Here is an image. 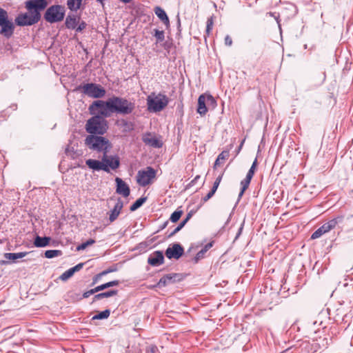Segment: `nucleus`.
<instances>
[{"mask_svg": "<svg viewBox=\"0 0 353 353\" xmlns=\"http://www.w3.org/2000/svg\"><path fill=\"white\" fill-rule=\"evenodd\" d=\"M168 98L165 94H159L154 97L148 96L147 98L148 110L152 112H160L168 105Z\"/></svg>", "mask_w": 353, "mask_h": 353, "instance_id": "8", "label": "nucleus"}, {"mask_svg": "<svg viewBox=\"0 0 353 353\" xmlns=\"http://www.w3.org/2000/svg\"><path fill=\"white\" fill-rule=\"evenodd\" d=\"M146 353H159V350L157 346L154 345H150L147 347Z\"/></svg>", "mask_w": 353, "mask_h": 353, "instance_id": "44", "label": "nucleus"}, {"mask_svg": "<svg viewBox=\"0 0 353 353\" xmlns=\"http://www.w3.org/2000/svg\"><path fill=\"white\" fill-rule=\"evenodd\" d=\"M225 44L228 46L232 44V39L229 35H226L225 37Z\"/></svg>", "mask_w": 353, "mask_h": 353, "instance_id": "53", "label": "nucleus"}, {"mask_svg": "<svg viewBox=\"0 0 353 353\" xmlns=\"http://www.w3.org/2000/svg\"><path fill=\"white\" fill-rule=\"evenodd\" d=\"M115 182L117 186L116 192L124 197L128 196L130 194V189L128 185L119 177L115 179Z\"/></svg>", "mask_w": 353, "mask_h": 353, "instance_id": "13", "label": "nucleus"}, {"mask_svg": "<svg viewBox=\"0 0 353 353\" xmlns=\"http://www.w3.org/2000/svg\"><path fill=\"white\" fill-rule=\"evenodd\" d=\"M325 234L323 229L320 227L318 228L311 236L312 239H316L321 237L323 234Z\"/></svg>", "mask_w": 353, "mask_h": 353, "instance_id": "42", "label": "nucleus"}, {"mask_svg": "<svg viewBox=\"0 0 353 353\" xmlns=\"http://www.w3.org/2000/svg\"><path fill=\"white\" fill-rule=\"evenodd\" d=\"M200 178V176L197 175L194 177V179L190 182V185L194 184V183Z\"/></svg>", "mask_w": 353, "mask_h": 353, "instance_id": "57", "label": "nucleus"}, {"mask_svg": "<svg viewBox=\"0 0 353 353\" xmlns=\"http://www.w3.org/2000/svg\"><path fill=\"white\" fill-rule=\"evenodd\" d=\"M148 263L153 267H157L164 263V256L162 251L152 252L148 258Z\"/></svg>", "mask_w": 353, "mask_h": 353, "instance_id": "12", "label": "nucleus"}, {"mask_svg": "<svg viewBox=\"0 0 353 353\" xmlns=\"http://www.w3.org/2000/svg\"><path fill=\"white\" fill-rule=\"evenodd\" d=\"M183 228L179 224V225L177 227H176L174 230L170 232L169 234H168V237L170 238L172 236H173L174 235H175L177 232H179Z\"/></svg>", "mask_w": 353, "mask_h": 353, "instance_id": "48", "label": "nucleus"}, {"mask_svg": "<svg viewBox=\"0 0 353 353\" xmlns=\"http://www.w3.org/2000/svg\"><path fill=\"white\" fill-rule=\"evenodd\" d=\"M83 265H84L83 263H78L77 265H76L75 266L71 268L70 269L72 270V273L74 274L76 272H78L80 270H81L83 268Z\"/></svg>", "mask_w": 353, "mask_h": 353, "instance_id": "47", "label": "nucleus"}, {"mask_svg": "<svg viewBox=\"0 0 353 353\" xmlns=\"http://www.w3.org/2000/svg\"><path fill=\"white\" fill-rule=\"evenodd\" d=\"M8 263H10V261L7 260H0V265H7Z\"/></svg>", "mask_w": 353, "mask_h": 353, "instance_id": "56", "label": "nucleus"}, {"mask_svg": "<svg viewBox=\"0 0 353 353\" xmlns=\"http://www.w3.org/2000/svg\"><path fill=\"white\" fill-rule=\"evenodd\" d=\"M109 99V107L111 114L115 113L121 115H128L132 114L135 109V103L125 97L113 95Z\"/></svg>", "mask_w": 353, "mask_h": 353, "instance_id": "2", "label": "nucleus"}, {"mask_svg": "<svg viewBox=\"0 0 353 353\" xmlns=\"http://www.w3.org/2000/svg\"><path fill=\"white\" fill-rule=\"evenodd\" d=\"M252 179L245 176V178L241 182V188H243V191H245L248 188Z\"/></svg>", "mask_w": 353, "mask_h": 353, "instance_id": "41", "label": "nucleus"}, {"mask_svg": "<svg viewBox=\"0 0 353 353\" xmlns=\"http://www.w3.org/2000/svg\"><path fill=\"white\" fill-rule=\"evenodd\" d=\"M168 224V221H165V222H164V223H163L160 226V230H163V229H165V228L167 227Z\"/></svg>", "mask_w": 353, "mask_h": 353, "instance_id": "55", "label": "nucleus"}, {"mask_svg": "<svg viewBox=\"0 0 353 353\" xmlns=\"http://www.w3.org/2000/svg\"><path fill=\"white\" fill-rule=\"evenodd\" d=\"M180 274L176 273H171L161 277L157 284V287L161 288L167 285L174 283L176 280H180Z\"/></svg>", "mask_w": 353, "mask_h": 353, "instance_id": "14", "label": "nucleus"}, {"mask_svg": "<svg viewBox=\"0 0 353 353\" xmlns=\"http://www.w3.org/2000/svg\"><path fill=\"white\" fill-rule=\"evenodd\" d=\"M110 105V99L106 101L97 100L92 103L88 110L92 115H100L102 117H109L111 115Z\"/></svg>", "mask_w": 353, "mask_h": 353, "instance_id": "7", "label": "nucleus"}, {"mask_svg": "<svg viewBox=\"0 0 353 353\" xmlns=\"http://www.w3.org/2000/svg\"><path fill=\"white\" fill-rule=\"evenodd\" d=\"M223 176V173H221L216 177V180L214 181V182L213 183L214 185H215V186L219 187V185L222 180Z\"/></svg>", "mask_w": 353, "mask_h": 353, "instance_id": "52", "label": "nucleus"}, {"mask_svg": "<svg viewBox=\"0 0 353 353\" xmlns=\"http://www.w3.org/2000/svg\"><path fill=\"white\" fill-rule=\"evenodd\" d=\"M86 165L94 171L103 170L106 172H109L110 170L104 165L103 161H100L97 159H89L85 161Z\"/></svg>", "mask_w": 353, "mask_h": 353, "instance_id": "16", "label": "nucleus"}, {"mask_svg": "<svg viewBox=\"0 0 353 353\" xmlns=\"http://www.w3.org/2000/svg\"><path fill=\"white\" fill-rule=\"evenodd\" d=\"M51 238L49 236L41 237L37 235L34 240V245L37 248H44L49 245Z\"/></svg>", "mask_w": 353, "mask_h": 353, "instance_id": "23", "label": "nucleus"}, {"mask_svg": "<svg viewBox=\"0 0 353 353\" xmlns=\"http://www.w3.org/2000/svg\"><path fill=\"white\" fill-rule=\"evenodd\" d=\"M257 164H258L257 159L256 158L254 159V162L252 163L250 170H248L246 176H248L250 179H252L253 176L254 174L255 170L256 169Z\"/></svg>", "mask_w": 353, "mask_h": 353, "instance_id": "35", "label": "nucleus"}, {"mask_svg": "<svg viewBox=\"0 0 353 353\" xmlns=\"http://www.w3.org/2000/svg\"><path fill=\"white\" fill-rule=\"evenodd\" d=\"M110 310L108 309H106L103 311L99 312L97 314L93 316L92 318V320L105 319L110 316Z\"/></svg>", "mask_w": 353, "mask_h": 353, "instance_id": "31", "label": "nucleus"}, {"mask_svg": "<svg viewBox=\"0 0 353 353\" xmlns=\"http://www.w3.org/2000/svg\"><path fill=\"white\" fill-rule=\"evenodd\" d=\"M102 161L104 162V165L109 169L116 170L120 165V159L117 156L108 157L107 153H105L103 156Z\"/></svg>", "mask_w": 353, "mask_h": 353, "instance_id": "15", "label": "nucleus"}, {"mask_svg": "<svg viewBox=\"0 0 353 353\" xmlns=\"http://www.w3.org/2000/svg\"><path fill=\"white\" fill-rule=\"evenodd\" d=\"M244 192H245V191H243V188H241V191L239 194V196H238V200H239L241 198V196L243 195Z\"/></svg>", "mask_w": 353, "mask_h": 353, "instance_id": "59", "label": "nucleus"}, {"mask_svg": "<svg viewBox=\"0 0 353 353\" xmlns=\"http://www.w3.org/2000/svg\"><path fill=\"white\" fill-rule=\"evenodd\" d=\"M154 37L156 38L157 43H161L165 39V33L163 30H159L158 29H155Z\"/></svg>", "mask_w": 353, "mask_h": 353, "instance_id": "34", "label": "nucleus"}, {"mask_svg": "<svg viewBox=\"0 0 353 353\" xmlns=\"http://www.w3.org/2000/svg\"><path fill=\"white\" fill-rule=\"evenodd\" d=\"M97 1L98 2H99V3H103V1L104 0H97Z\"/></svg>", "mask_w": 353, "mask_h": 353, "instance_id": "62", "label": "nucleus"}, {"mask_svg": "<svg viewBox=\"0 0 353 353\" xmlns=\"http://www.w3.org/2000/svg\"><path fill=\"white\" fill-rule=\"evenodd\" d=\"M206 103L209 106H212V108H214L216 106V101L212 95H208L205 97Z\"/></svg>", "mask_w": 353, "mask_h": 353, "instance_id": "38", "label": "nucleus"}, {"mask_svg": "<svg viewBox=\"0 0 353 353\" xmlns=\"http://www.w3.org/2000/svg\"><path fill=\"white\" fill-rule=\"evenodd\" d=\"M121 125L123 127H126L129 130L132 129L133 124L127 120L121 119Z\"/></svg>", "mask_w": 353, "mask_h": 353, "instance_id": "46", "label": "nucleus"}, {"mask_svg": "<svg viewBox=\"0 0 353 353\" xmlns=\"http://www.w3.org/2000/svg\"><path fill=\"white\" fill-rule=\"evenodd\" d=\"M146 200H147V197H145V196H142V197L138 199L134 203H133L130 205V210L132 212L137 210V209H139L140 207H141L143 205V203L146 201Z\"/></svg>", "mask_w": 353, "mask_h": 353, "instance_id": "29", "label": "nucleus"}, {"mask_svg": "<svg viewBox=\"0 0 353 353\" xmlns=\"http://www.w3.org/2000/svg\"><path fill=\"white\" fill-rule=\"evenodd\" d=\"M156 176V170L150 167L145 170H139L137 175V181L142 187H145L151 183V181Z\"/></svg>", "mask_w": 353, "mask_h": 353, "instance_id": "10", "label": "nucleus"}, {"mask_svg": "<svg viewBox=\"0 0 353 353\" xmlns=\"http://www.w3.org/2000/svg\"><path fill=\"white\" fill-rule=\"evenodd\" d=\"M14 30V24L9 19L8 12L0 8V34L10 37L13 34Z\"/></svg>", "mask_w": 353, "mask_h": 353, "instance_id": "9", "label": "nucleus"}, {"mask_svg": "<svg viewBox=\"0 0 353 353\" xmlns=\"http://www.w3.org/2000/svg\"><path fill=\"white\" fill-rule=\"evenodd\" d=\"M83 0H67V6L71 11H77L82 4Z\"/></svg>", "mask_w": 353, "mask_h": 353, "instance_id": "27", "label": "nucleus"}, {"mask_svg": "<svg viewBox=\"0 0 353 353\" xmlns=\"http://www.w3.org/2000/svg\"><path fill=\"white\" fill-rule=\"evenodd\" d=\"M85 145L92 150L99 152L107 153L111 148L108 139L97 135H88L85 139Z\"/></svg>", "mask_w": 353, "mask_h": 353, "instance_id": "3", "label": "nucleus"}, {"mask_svg": "<svg viewBox=\"0 0 353 353\" xmlns=\"http://www.w3.org/2000/svg\"><path fill=\"white\" fill-rule=\"evenodd\" d=\"M150 133H147L143 136L142 140L143 143L150 145L156 148H159L162 146V143L156 137H150Z\"/></svg>", "mask_w": 353, "mask_h": 353, "instance_id": "20", "label": "nucleus"}, {"mask_svg": "<svg viewBox=\"0 0 353 353\" xmlns=\"http://www.w3.org/2000/svg\"><path fill=\"white\" fill-rule=\"evenodd\" d=\"M97 292H99V291L97 290V288L95 287L93 289H91V290H90L88 291L85 292L83 294V298H84V299L88 298L90 295L94 294H95Z\"/></svg>", "mask_w": 353, "mask_h": 353, "instance_id": "43", "label": "nucleus"}, {"mask_svg": "<svg viewBox=\"0 0 353 353\" xmlns=\"http://www.w3.org/2000/svg\"><path fill=\"white\" fill-rule=\"evenodd\" d=\"M27 12L19 13L14 19L17 26H31L41 19V12L48 6L47 0H27L24 3Z\"/></svg>", "mask_w": 353, "mask_h": 353, "instance_id": "1", "label": "nucleus"}, {"mask_svg": "<svg viewBox=\"0 0 353 353\" xmlns=\"http://www.w3.org/2000/svg\"><path fill=\"white\" fill-rule=\"evenodd\" d=\"M155 14L163 23L166 28L170 27V20L165 11L159 6H157L154 9Z\"/></svg>", "mask_w": 353, "mask_h": 353, "instance_id": "19", "label": "nucleus"}, {"mask_svg": "<svg viewBox=\"0 0 353 353\" xmlns=\"http://www.w3.org/2000/svg\"><path fill=\"white\" fill-rule=\"evenodd\" d=\"M61 254L62 252L59 250H48L44 253L45 257L48 259H52L54 257L61 256Z\"/></svg>", "mask_w": 353, "mask_h": 353, "instance_id": "32", "label": "nucleus"}, {"mask_svg": "<svg viewBox=\"0 0 353 353\" xmlns=\"http://www.w3.org/2000/svg\"><path fill=\"white\" fill-rule=\"evenodd\" d=\"M123 208V202L121 198L117 199V201L114 205L113 209L110 212L109 221L110 223L114 222L120 214Z\"/></svg>", "mask_w": 353, "mask_h": 353, "instance_id": "17", "label": "nucleus"}, {"mask_svg": "<svg viewBox=\"0 0 353 353\" xmlns=\"http://www.w3.org/2000/svg\"><path fill=\"white\" fill-rule=\"evenodd\" d=\"M229 155H230V152L228 150H224L222 152H221L218 155V157L214 162V168H216L217 166L220 165L222 163L221 161L227 159L229 157Z\"/></svg>", "mask_w": 353, "mask_h": 353, "instance_id": "28", "label": "nucleus"}, {"mask_svg": "<svg viewBox=\"0 0 353 353\" xmlns=\"http://www.w3.org/2000/svg\"><path fill=\"white\" fill-rule=\"evenodd\" d=\"M28 254L27 252H17V253H5L3 256L7 260H12L14 262L19 259H21L24 256H26Z\"/></svg>", "mask_w": 353, "mask_h": 353, "instance_id": "25", "label": "nucleus"}, {"mask_svg": "<svg viewBox=\"0 0 353 353\" xmlns=\"http://www.w3.org/2000/svg\"><path fill=\"white\" fill-rule=\"evenodd\" d=\"M217 188H218V186H215V185L213 184V186H212V188L210 191L212 192V194H214L216 191V190H217Z\"/></svg>", "mask_w": 353, "mask_h": 353, "instance_id": "58", "label": "nucleus"}, {"mask_svg": "<svg viewBox=\"0 0 353 353\" xmlns=\"http://www.w3.org/2000/svg\"><path fill=\"white\" fill-rule=\"evenodd\" d=\"M214 194L211 191H210L204 197H203L202 200L203 202H206L210 198L213 196Z\"/></svg>", "mask_w": 353, "mask_h": 353, "instance_id": "54", "label": "nucleus"}, {"mask_svg": "<svg viewBox=\"0 0 353 353\" xmlns=\"http://www.w3.org/2000/svg\"><path fill=\"white\" fill-rule=\"evenodd\" d=\"M319 346L320 348H326L328 345L327 339L324 338L322 339L321 344L320 343H316Z\"/></svg>", "mask_w": 353, "mask_h": 353, "instance_id": "50", "label": "nucleus"}, {"mask_svg": "<svg viewBox=\"0 0 353 353\" xmlns=\"http://www.w3.org/2000/svg\"><path fill=\"white\" fill-rule=\"evenodd\" d=\"M243 142H244V140L241 142V143L240 144L239 148H238V152L241 150V148H242V145L243 144Z\"/></svg>", "mask_w": 353, "mask_h": 353, "instance_id": "60", "label": "nucleus"}, {"mask_svg": "<svg viewBox=\"0 0 353 353\" xmlns=\"http://www.w3.org/2000/svg\"><path fill=\"white\" fill-rule=\"evenodd\" d=\"M73 273H72V270L70 268L68 269V270H66L65 272H64L60 276H59V279L63 281H67L68 279H69L70 277H72L73 276Z\"/></svg>", "mask_w": 353, "mask_h": 353, "instance_id": "37", "label": "nucleus"}, {"mask_svg": "<svg viewBox=\"0 0 353 353\" xmlns=\"http://www.w3.org/2000/svg\"><path fill=\"white\" fill-rule=\"evenodd\" d=\"M178 26H181V21H180V19L178 17Z\"/></svg>", "mask_w": 353, "mask_h": 353, "instance_id": "61", "label": "nucleus"}, {"mask_svg": "<svg viewBox=\"0 0 353 353\" xmlns=\"http://www.w3.org/2000/svg\"><path fill=\"white\" fill-rule=\"evenodd\" d=\"M184 254L183 246L178 243L170 244L165 252V254L169 259H179Z\"/></svg>", "mask_w": 353, "mask_h": 353, "instance_id": "11", "label": "nucleus"}, {"mask_svg": "<svg viewBox=\"0 0 353 353\" xmlns=\"http://www.w3.org/2000/svg\"><path fill=\"white\" fill-rule=\"evenodd\" d=\"M213 23H214V21H213V17H210V18L208 19L207 20V25H206V34L208 35L210 34L211 30H212V27H213Z\"/></svg>", "mask_w": 353, "mask_h": 353, "instance_id": "39", "label": "nucleus"}, {"mask_svg": "<svg viewBox=\"0 0 353 353\" xmlns=\"http://www.w3.org/2000/svg\"><path fill=\"white\" fill-rule=\"evenodd\" d=\"M108 130L107 121L105 117L95 115L89 119L85 124V130L90 135H103Z\"/></svg>", "mask_w": 353, "mask_h": 353, "instance_id": "4", "label": "nucleus"}, {"mask_svg": "<svg viewBox=\"0 0 353 353\" xmlns=\"http://www.w3.org/2000/svg\"><path fill=\"white\" fill-rule=\"evenodd\" d=\"M105 276L104 274H102V272L95 275L92 279V285L95 284L98 282V281L103 276Z\"/></svg>", "mask_w": 353, "mask_h": 353, "instance_id": "51", "label": "nucleus"}, {"mask_svg": "<svg viewBox=\"0 0 353 353\" xmlns=\"http://www.w3.org/2000/svg\"><path fill=\"white\" fill-rule=\"evenodd\" d=\"M183 212L182 210H180L178 208L176 210H175L174 212H172L170 215V220L172 223L177 222L181 216H182Z\"/></svg>", "mask_w": 353, "mask_h": 353, "instance_id": "33", "label": "nucleus"}, {"mask_svg": "<svg viewBox=\"0 0 353 353\" xmlns=\"http://www.w3.org/2000/svg\"><path fill=\"white\" fill-rule=\"evenodd\" d=\"M343 221V216H338L337 217L330 220L327 223H325L322 226H321V228L323 229L325 233H327L330 232L331 230L334 229L336 226V225L342 223Z\"/></svg>", "mask_w": 353, "mask_h": 353, "instance_id": "18", "label": "nucleus"}, {"mask_svg": "<svg viewBox=\"0 0 353 353\" xmlns=\"http://www.w3.org/2000/svg\"><path fill=\"white\" fill-rule=\"evenodd\" d=\"M65 8L61 5H52L48 7L43 15L44 19L50 23H55L63 20Z\"/></svg>", "mask_w": 353, "mask_h": 353, "instance_id": "5", "label": "nucleus"}, {"mask_svg": "<svg viewBox=\"0 0 353 353\" xmlns=\"http://www.w3.org/2000/svg\"><path fill=\"white\" fill-rule=\"evenodd\" d=\"M118 290H111L107 292H101L97 294H95L92 299V302H95L98 300L104 299V298H108L112 296H114L117 294Z\"/></svg>", "mask_w": 353, "mask_h": 353, "instance_id": "24", "label": "nucleus"}, {"mask_svg": "<svg viewBox=\"0 0 353 353\" xmlns=\"http://www.w3.org/2000/svg\"><path fill=\"white\" fill-rule=\"evenodd\" d=\"M77 90H80L83 94L93 99L102 98L105 95V89L100 84L94 83H88L80 85L77 88Z\"/></svg>", "mask_w": 353, "mask_h": 353, "instance_id": "6", "label": "nucleus"}, {"mask_svg": "<svg viewBox=\"0 0 353 353\" xmlns=\"http://www.w3.org/2000/svg\"><path fill=\"white\" fill-rule=\"evenodd\" d=\"M192 217V212H189L187 216H186V218L183 220L180 223L179 225L183 228L185 226V225L187 223V222L189 221V219Z\"/></svg>", "mask_w": 353, "mask_h": 353, "instance_id": "49", "label": "nucleus"}, {"mask_svg": "<svg viewBox=\"0 0 353 353\" xmlns=\"http://www.w3.org/2000/svg\"><path fill=\"white\" fill-rule=\"evenodd\" d=\"M206 102L205 96L204 94H201L199 97L197 112L201 116L205 115L208 111Z\"/></svg>", "mask_w": 353, "mask_h": 353, "instance_id": "22", "label": "nucleus"}, {"mask_svg": "<svg viewBox=\"0 0 353 353\" xmlns=\"http://www.w3.org/2000/svg\"><path fill=\"white\" fill-rule=\"evenodd\" d=\"M212 247V243H207L194 256V261L195 263H198V261L203 258H204L205 254L208 252L209 249Z\"/></svg>", "mask_w": 353, "mask_h": 353, "instance_id": "26", "label": "nucleus"}, {"mask_svg": "<svg viewBox=\"0 0 353 353\" xmlns=\"http://www.w3.org/2000/svg\"><path fill=\"white\" fill-rule=\"evenodd\" d=\"M94 243H95V241L94 239H90L88 241H86L85 242H83V243H81L80 245H79L77 247V250L79 251V250H85L88 246L94 244Z\"/></svg>", "mask_w": 353, "mask_h": 353, "instance_id": "36", "label": "nucleus"}, {"mask_svg": "<svg viewBox=\"0 0 353 353\" xmlns=\"http://www.w3.org/2000/svg\"><path fill=\"white\" fill-rule=\"evenodd\" d=\"M79 17L74 14H68L65 18V25L68 29L74 30L79 23Z\"/></svg>", "mask_w": 353, "mask_h": 353, "instance_id": "21", "label": "nucleus"}, {"mask_svg": "<svg viewBox=\"0 0 353 353\" xmlns=\"http://www.w3.org/2000/svg\"><path fill=\"white\" fill-rule=\"evenodd\" d=\"M86 26H87L86 23L85 21H82L81 22H80L79 23V26H77V28L74 30H76V31L78 32H81L86 28Z\"/></svg>", "mask_w": 353, "mask_h": 353, "instance_id": "45", "label": "nucleus"}, {"mask_svg": "<svg viewBox=\"0 0 353 353\" xmlns=\"http://www.w3.org/2000/svg\"><path fill=\"white\" fill-rule=\"evenodd\" d=\"M119 284V281L114 280L112 281L107 282L105 283L101 284L100 285L97 286L99 292L104 290L110 287L117 286Z\"/></svg>", "mask_w": 353, "mask_h": 353, "instance_id": "30", "label": "nucleus"}, {"mask_svg": "<svg viewBox=\"0 0 353 353\" xmlns=\"http://www.w3.org/2000/svg\"><path fill=\"white\" fill-rule=\"evenodd\" d=\"M118 270V265L114 264L112 266L109 267L106 270L102 271V274L107 275L110 273L117 272Z\"/></svg>", "mask_w": 353, "mask_h": 353, "instance_id": "40", "label": "nucleus"}]
</instances>
